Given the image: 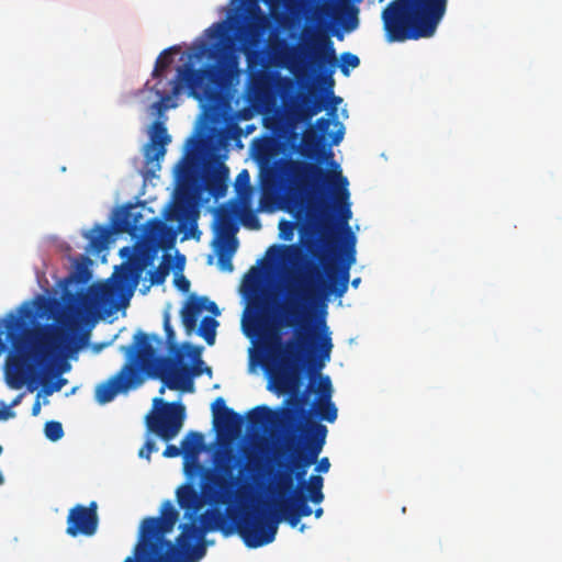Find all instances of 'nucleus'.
Wrapping results in <instances>:
<instances>
[{"label": "nucleus", "mask_w": 562, "mask_h": 562, "mask_svg": "<svg viewBox=\"0 0 562 562\" xmlns=\"http://www.w3.org/2000/svg\"><path fill=\"white\" fill-rule=\"evenodd\" d=\"M132 296L131 290H125L123 285L101 284L93 292L92 297L85 295L81 297L80 306L87 313L93 310L104 312L105 315H111L114 311L127 306Z\"/></svg>", "instance_id": "obj_15"}, {"label": "nucleus", "mask_w": 562, "mask_h": 562, "mask_svg": "<svg viewBox=\"0 0 562 562\" xmlns=\"http://www.w3.org/2000/svg\"><path fill=\"white\" fill-rule=\"evenodd\" d=\"M225 459L227 461H232V460L237 461L238 460L237 456L232 453L231 451L225 453Z\"/></svg>", "instance_id": "obj_53"}, {"label": "nucleus", "mask_w": 562, "mask_h": 562, "mask_svg": "<svg viewBox=\"0 0 562 562\" xmlns=\"http://www.w3.org/2000/svg\"><path fill=\"white\" fill-rule=\"evenodd\" d=\"M212 412L214 416V425L218 431L226 434H234L239 430L243 417L227 407L222 397H217L212 404Z\"/></svg>", "instance_id": "obj_17"}, {"label": "nucleus", "mask_w": 562, "mask_h": 562, "mask_svg": "<svg viewBox=\"0 0 562 562\" xmlns=\"http://www.w3.org/2000/svg\"><path fill=\"white\" fill-rule=\"evenodd\" d=\"M281 368H271L270 374L278 392L289 394L285 400L286 407L282 411V419L290 429L297 435L304 449L296 452L291 465L297 480L301 491L305 490L307 468L317 461L319 453L326 442L328 429L319 422L308 420V413L304 412L302 405L306 401V393L300 394V378L297 372Z\"/></svg>", "instance_id": "obj_4"}, {"label": "nucleus", "mask_w": 562, "mask_h": 562, "mask_svg": "<svg viewBox=\"0 0 562 562\" xmlns=\"http://www.w3.org/2000/svg\"><path fill=\"white\" fill-rule=\"evenodd\" d=\"M162 345V339L157 335L137 331L133 337V344L122 348L128 357L127 362L116 374L97 386L95 400L100 404H105L119 393L137 387L143 383L140 372L162 382L160 394L165 392V387L193 392V376L200 372L194 371L190 364L181 363L177 357L158 356L157 348Z\"/></svg>", "instance_id": "obj_3"}, {"label": "nucleus", "mask_w": 562, "mask_h": 562, "mask_svg": "<svg viewBox=\"0 0 562 562\" xmlns=\"http://www.w3.org/2000/svg\"><path fill=\"white\" fill-rule=\"evenodd\" d=\"M296 368L300 378L299 393H306V401L302 405L304 412L308 413V420L316 416L319 420L334 423L337 419L338 411L331 401L333 386L328 375H322L319 370H311L307 364V356L297 353Z\"/></svg>", "instance_id": "obj_10"}, {"label": "nucleus", "mask_w": 562, "mask_h": 562, "mask_svg": "<svg viewBox=\"0 0 562 562\" xmlns=\"http://www.w3.org/2000/svg\"><path fill=\"white\" fill-rule=\"evenodd\" d=\"M329 468H330L329 459L325 457L318 461V463L315 468V471L319 472V473H327L329 471Z\"/></svg>", "instance_id": "obj_46"}, {"label": "nucleus", "mask_w": 562, "mask_h": 562, "mask_svg": "<svg viewBox=\"0 0 562 562\" xmlns=\"http://www.w3.org/2000/svg\"><path fill=\"white\" fill-rule=\"evenodd\" d=\"M156 451V445L153 440H147L144 446L139 449L138 456L147 460L150 459V454Z\"/></svg>", "instance_id": "obj_39"}, {"label": "nucleus", "mask_w": 562, "mask_h": 562, "mask_svg": "<svg viewBox=\"0 0 562 562\" xmlns=\"http://www.w3.org/2000/svg\"><path fill=\"white\" fill-rule=\"evenodd\" d=\"M237 249V239L233 238V241L224 243L217 252V265L221 270L226 272H232L234 270V266L232 262V258L234 252Z\"/></svg>", "instance_id": "obj_26"}, {"label": "nucleus", "mask_w": 562, "mask_h": 562, "mask_svg": "<svg viewBox=\"0 0 562 562\" xmlns=\"http://www.w3.org/2000/svg\"><path fill=\"white\" fill-rule=\"evenodd\" d=\"M205 303H207L206 296H195L191 295L183 308L181 310V322L186 329L187 334H191L195 330L199 315L205 308Z\"/></svg>", "instance_id": "obj_21"}, {"label": "nucleus", "mask_w": 562, "mask_h": 562, "mask_svg": "<svg viewBox=\"0 0 562 562\" xmlns=\"http://www.w3.org/2000/svg\"><path fill=\"white\" fill-rule=\"evenodd\" d=\"M97 509L98 505L94 501L91 502L88 507L78 504L70 508L67 516V535L70 537H77L79 535L87 537L93 536L99 525Z\"/></svg>", "instance_id": "obj_16"}, {"label": "nucleus", "mask_w": 562, "mask_h": 562, "mask_svg": "<svg viewBox=\"0 0 562 562\" xmlns=\"http://www.w3.org/2000/svg\"><path fill=\"white\" fill-rule=\"evenodd\" d=\"M360 282H361V279H360V278H355V279L351 281V285H352L353 288H358V286H359V284H360Z\"/></svg>", "instance_id": "obj_54"}, {"label": "nucleus", "mask_w": 562, "mask_h": 562, "mask_svg": "<svg viewBox=\"0 0 562 562\" xmlns=\"http://www.w3.org/2000/svg\"><path fill=\"white\" fill-rule=\"evenodd\" d=\"M277 513L262 514L258 510H243L236 519L235 529L246 547L256 549L271 543L276 539L279 522L284 519L292 528H295L301 516L293 509L288 501L277 503Z\"/></svg>", "instance_id": "obj_9"}, {"label": "nucleus", "mask_w": 562, "mask_h": 562, "mask_svg": "<svg viewBox=\"0 0 562 562\" xmlns=\"http://www.w3.org/2000/svg\"><path fill=\"white\" fill-rule=\"evenodd\" d=\"M10 416L8 408H0V420L7 419Z\"/></svg>", "instance_id": "obj_52"}, {"label": "nucleus", "mask_w": 562, "mask_h": 562, "mask_svg": "<svg viewBox=\"0 0 562 562\" xmlns=\"http://www.w3.org/2000/svg\"><path fill=\"white\" fill-rule=\"evenodd\" d=\"M164 329H165V333H166V341L167 344H169L170 348H173L176 347L175 345V337H176V334H175V330L170 324V316L168 313L165 314L164 316Z\"/></svg>", "instance_id": "obj_37"}, {"label": "nucleus", "mask_w": 562, "mask_h": 562, "mask_svg": "<svg viewBox=\"0 0 562 562\" xmlns=\"http://www.w3.org/2000/svg\"><path fill=\"white\" fill-rule=\"evenodd\" d=\"M245 55H246V57L248 59V63H251L252 61V57L255 55H257V53L251 50V49H245Z\"/></svg>", "instance_id": "obj_50"}, {"label": "nucleus", "mask_w": 562, "mask_h": 562, "mask_svg": "<svg viewBox=\"0 0 562 562\" xmlns=\"http://www.w3.org/2000/svg\"><path fill=\"white\" fill-rule=\"evenodd\" d=\"M154 402L161 404L162 407L147 417V427L161 440L169 442L178 436L183 426L186 407L179 402L168 403L160 398H155Z\"/></svg>", "instance_id": "obj_14"}, {"label": "nucleus", "mask_w": 562, "mask_h": 562, "mask_svg": "<svg viewBox=\"0 0 562 562\" xmlns=\"http://www.w3.org/2000/svg\"><path fill=\"white\" fill-rule=\"evenodd\" d=\"M294 223L291 221L282 220L279 223L280 236L284 240H292L294 233Z\"/></svg>", "instance_id": "obj_36"}, {"label": "nucleus", "mask_w": 562, "mask_h": 562, "mask_svg": "<svg viewBox=\"0 0 562 562\" xmlns=\"http://www.w3.org/2000/svg\"><path fill=\"white\" fill-rule=\"evenodd\" d=\"M173 282L177 289L183 293L190 290L191 283L183 274L176 276Z\"/></svg>", "instance_id": "obj_40"}, {"label": "nucleus", "mask_w": 562, "mask_h": 562, "mask_svg": "<svg viewBox=\"0 0 562 562\" xmlns=\"http://www.w3.org/2000/svg\"><path fill=\"white\" fill-rule=\"evenodd\" d=\"M314 276L322 277L317 265L311 266L304 277L296 279L288 286L286 297L279 312V323L282 326L295 328V331L294 337L284 346L281 344L278 331L266 326L262 304H256V315L245 327L248 336L251 327L256 335L267 338L271 345L272 368L284 366L285 370L297 372L296 360H300L297 353L307 356L311 370H319L330 359L333 349L330 331L324 318L319 319L315 327L311 326V310L330 294L341 297L348 290V283L336 280L334 274H329L328 281L321 279L316 282L313 279Z\"/></svg>", "instance_id": "obj_2"}, {"label": "nucleus", "mask_w": 562, "mask_h": 562, "mask_svg": "<svg viewBox=\"0 0 562 562\" xmlns=\"http://www.w3.org/2000/svg\"><path fill=\"white\" fill-rule=\"evenodd\" d=\"M304 529H305V525H302V526L300 527V531H304Z\"/></svg>", "instance_id": "obj_58"}, {"label": "nucleus", "mask_w": 562, "mask_h": 562, "mask_svg": "<svg viewBox=\"0 0 562 562\" xmlns=\"http://www.w3.org/2000/svg\"><path fill=\"white\" fill-rule=\"evenodd\" d=\"M225 31V25L223 22L214 23L212 26L207 29V33L210 37H218Z\"/></svg>", "instance_id": "obj_42"}, {"label": "nucleus", "mask_w": 562, "mask_h": 562, "mask_svg": "<svg viewBox=\"0 0 562 562\" xmlns=\"http://www.w3.org/2000/svg\"><path fill=\"white\" fill-rule=\"evenodd\" d=\"M12 321L16 322V318L14 315H11Z\"/></svg>", "instance_id": "obj_59"}, {"label": "nucleus", "mask_w": 562, "mask_h": 562, "mask_svg": "<svg viewBox=\"0 0 562 562\" xmlns=\"http://www.w3.org/2000/svg\"><path fill=\"white\" fill-rule=\"evenodd\" d=\"M334 43L326 35H316L302 47L289 45L278 56V64L288 68L293 75L317 74L324 81L328 80V93L331 108L328 115L316 121L315 130L310 128L302 135L299 154L304 159H282L276 170L268 172L263 179V191L282 186L295 199L299 212L304 213L311 224H319L325 229V211L327 202L318 199L325 190H330L340 218L345 222L351 217L348 179L342 176L339 165L334 160L331 146H337L344 138L345 126L337 120L336 105L340 97L333 92V74L337 66Z\"/></svg>", "instance_id": "obj_1"}, {"label": "nucleus", "mask_w": 562, "mask_h": 562, "mask_svg": "<svg viewBox=\"0 0 562 562\" xmlns=\"http://www.w3.org/2000/svg\"><path fill=\"white\" fill-rule=\"evenodd\" d=\"M69 339V325L67 323L47 325L34 330L30 335V353L15 356L7 364L11 385L20 389L26 383L29 371L33 369L30 359L38 364H45L66 347Z\"/></svg>", "instance_id": "obj_7"}, {"label": "nucleus", "mask_w": 562, "mask_h": 562, "mask_svg": "<svg viewBox=\"0 0 562 562\" xmlns=\"http://www.w3.org/2000/svg\"><path fill=\"white\" fill-rule=\"evenodd\" d=\"M90 259L82 257L81 261L75 263L74 272L68 278V281L78 283H87L91 279V271L89 270Z\"/></svg>", "instance_id": "obj_28"}, {"label": "nucleus", "mask_w": 562, "mask_h": 562, "mask_svg": "<svg viewBox=\"0 0 562 562\" xmlns=\"http://www.w3.org/2000/svg\"><path fill=\"white\" fill-rule=\"evenodd\" d=\"M41 411V404L38 401H36L34 404H33V407H32V414L34 416H36Z\"/></svg>", "instance_id": "obj_51"}, {"label": "nucleus", "mask_w": 562, "mask_h": 562, "mask_svg": "<svg viewBox=\"0 0 562 562\" xmlns=\"http://www.w3.org/2000/svg\"><path fill=\"white\" fill-rule=\"evenodd\" d=\"M177 260H178V261H181V262L183 263V262H184V256H182V255H181V256H178V257H177Z\"/></svg>", "instance_id": "obj_57"}, {"label": "nucleus", "mask_w": 562, "mask_h": 562, "mask_svg": "<svg viewBox=\"0 0 562 562\" xmlns=\"http://www.w3.org/2000/svg\"><path fill=\"white\" fill-rule=\"evenodd\" d=\"M181 449L186 460H191L196 471H205L198 462L200 453L204 450V436L201 432L190 431L187 434L181 441Z\"/></svg>", "instance_id": "obj_23"}, {"label": "nucleus", "mask_w": 562, "mask_h": 562, "mask_svg": "<svg viewBox=\"0 0 562 562\" xmlns=\"http://www.w3.org/2000/svg\"><path fill=\"white\" fill-rule=\"evenodd\" d=\"M325 221L327 223V228L325 229H323L319 226V224H311L307 221V223L311 226L317 228L319 233V244L312 243L311 245H308V250L314 257H316L319 260V262L326 270L328 277L329 274H334L336 277V280L346 281L347 283H349V271L351 266L356 262V238L353 234L349 231V227L347 225L348 221L345 222L341 218V221L346 225L348 238L344 248L342 256L340 257L338 265L335 266L334 260L337 257V244L333 236L334 223L333 216L329 213V211H325Z\"/></svg>", "instance_id": "obj_11"}, {"label": "nucleus", "mask_w": 562, "mask_h": 562, "mask_svg": "<svg viewBox=\"0 0 562 562\" xmlns=\"http://www.w3.org/2000/svg\"><path fill=\"white\" fill-rule=\"evenodd\" d=\"M249 469L245 465L239 469L238 476L233 477L234 465L221 464V474L212 470L203 472V483L201 492L192 484L186 483L178 487L176 492L177 503L184 510V518L190 521L196 518L207 501L213 505H232L235 502L243 503L251 491L248 477L244 476V470Z\"/></svg>", "instance_id": "obj_6"}, {"label": "nucleus", "mask_w": 562, "mask_h": 562, "mask_svg": "<svg viewBox=\"0 0 562 562\" xmlns=\"http://www.w3.org/2000/svg\"><path fill=\"white\" fill-rule=\"evenodd\" d=\"M151 223V233L154 234H160L166 229V224L157 218L150 220Z\"/></svg>", "instance_id": "obj_45"}, {"label": "nucleus", "mask_w": 562, "mask_h": 562, "mask_svg": "<svg viewBox=\"0 0 562 562\" xmlns=\"http://www.w3.org/2000/svg\"><path fill=\"white\" fill-rule=\"evenodd\" d=\"M178 46H171L160 53L155 63V68L153 70V77L159 78L161 72L166 70L172 63L171 54L178 53Z\"/></svg>", "instance_id": "obj_30"}, {"label": "nucleus", "mask_w": 562, "mask_h": 562, "mask_svg": "<svg viewBox=\"0 0 562 562\" xmlns=\"http://www.w3.org/2000/svg\"><path fill=\"white\" fill-rule=\"evenodd\" d=\"M249 86L254 95H262L266 91V81L263 75L261 72L251 74Z\"/></svg>", "instance_id": "obj_33"}, {"label": "nucleus", "mask_w": 562, "mask_h": 562, "mask_svg": "<svg viewBox=\"0 0 562 562\" xmlns=\"http://www.w3.org/2000/svg\"><path fill=\"white\" fill-rule=\"evenodd\" d=\"M204 310H207L209 312H211L215 316L220 314V310H218L216 303L212 302V301H209V300H207V303H205V308Z\"/></svg>", "instance_id": "obj_49"}, {"label": "nucleus", "mask_w": 562, "mask_h": 562, "mask_svg": "<svg viewBox=\"0 0 562 562\" xmlns=\"http://www.w3.org/2000/svg\"><path fill=\"white\" fill-rule=\"evenodd\" d=\"M323 109H325L324 100L317 94H310L302 100V104L299 109L300 119L304 122H308Z\"/></svg>", "instance_id": "obj_25"}, {"label": "nucleus", "mask_w": 562, "mask_h": 562, "mask_svg": "<svg viewBox=\"0 0 562 562\" xmlns=\"http://www.w3.org/2000/svg\"><path fill=\"white\" fill-rule=\"evenodd\" d=\"M340 71L342 72L344 76H349V68H356L360 64L359 57L349 52L342 53L340 55Z\"/></svg>", "instance_id": "obj_31"}, {"label": "nucleus", "mask_w": 562, "mask_h": 562, "mask_svg": "<svg viewBox=\"0 0 562 562\" xmlns=\"http://www.w3.org/2000/svg\"><path fill=\"white\" fill-rule=\"evenodd\" d=\"M250 177L246 169L241 170L236 178V187L250 188Z\"/></svg>", "instance_id": "obj_41"}, {"label": "nucleus", "mask_w": 562, "mask_h": 562, "mask_svg": "<svg viewBox=\"0 0 562 562\" xmlns=\"http://www.w3.org/2000/svg\"><path fill=\"white\" fill-rule=\"evenodd\" d=\"M169 274V266L161 263L158 268L149 272V281L153 285L162 284Z\"/></svg>", "instance_id": "obj_34"}, {"label": "nucleus", "mask_w": 562, "mask_h": 562, "mask_svg": "<svg viewBox=\"0 0 562 562\" xmlns=\"http://www.w3.org/2000/svg\"><path fill=\"white\" fill-rule=\"evenodd\" d=\"M274 413L268 406H257L247 414V419L252 428H261L272 420Z\"/></svg>", "instance_id": "obj_27"}, {"label": "nucleus", "mask_w": 562, "mask_h": 562, "mask_svg": "<svg viewBox=\"0 0 562 562\" xmlns=\"http://www.w3.org/2000/svg\"><path fill=\"white\" fill-rule=\"evenodd\" d=\"M54 376L57 379L53 382L48 381L46 376L43 379V391L47 395L60 391L67 382L66 379L60 378L58 373H54Z\"/></svg>", "instance_id": "obj_35"}, {"label": "nucleus", "mask_w": 562, "mask_h": 562, "mask_svg": "<svg viewBox=\"0 0 562 562\" xmlns=\"http://www.w3.org/2000/svg\"><path fill=\"white\" fill-rule=\"evenodd\" d=\"M244 225L251 229H259L261 227L257 216L251 215L249 218L244 221Z\"/></svg>", "instance_id": "obj_47"}, {"label": "nucleus", "mask_w": 562, "mask_h": 562, "mask_svg": "<svg viewBox=\"0 0 562 562\" xmlns=\"http://www.w3.org/2000/svg\"><path fill=\"white\" fill-rule=\"evenodd\" d=\"M198 217L199 211L192 203V198L184 192L180 193L168 218L176 220L179 223L180 229L190 225L192 229L196 231Z\"/></svg>", "instance_id": "obj_19"}, {"label": "nucleus", "mask_w": 562, "mask_h": 562, "mask_svg": "<svg viewBox=\"0 0 562 562\" xmlns=\"http://www.w3.org/2000/svg\"><path fill=\"white\" fill-rule=\"evenodd\" d=\"M2 453V447L0 446V454ZM3 483V476L0 473V485Z\"/></svg>", "instance_id": "obj_56"}, {"label": "nucleus", "mask_w": 562, "mask_h": 562, "mask_svg": "<svg viewBox=\"0 0 562 562\" xmlns=\"http://www.w3.org/2000/svg\"><path fill=\"white\" fill-rule=\"evenodd\" d=\"M140 218L142 214L135 211L134 205L124 206L115 215V229L120 233H132L143 225Z\"/></svg>", "instance_id": "obj_24"}, {"label": "nucleus", "mask_w": 562, "mask_h": 562, "mask_svg": "<svg viewBox=\"0 0 562 562\" xmlns=\"http://www.w3.org/2000/svg\"><path fill=\"white\" fill-rule=\"evenodd\" d=\"M171 142L167 127L160 121H155L151 125L149 143L146 145L145 156L148 161L162 158L166 154V146Z\"/></svg>", "instance_id": "obj_18"}, {"label": "nucleus", "mask_w": 562, "mask_h": 562, "mask_svg": "<svg viewBox=\"0 0 562 562\" xmlns=\"http://www.w3.org/2000/svg\"><path fill=\"white\" fill-rule=\"evenodd\" d=\"M222 58L227 63V66H229L231 68H235L237 66V56L224 52Z\"/></svg>", "instance_id": "obj_48"}, {"label": "nucleus", "mask_w": 562, "mask_h": 562, "mask_svg": "<svg viewBox=\"0 0 562 562\" xmlns=\"http://www.w3.org/2000/svg\"><path fill=\"white\" fill-rule=\"evenodd\" d=\"M97 229L99 231V236L98 237H93L91 239V245L93 247H99V244L103 243V240L105 239L106 234H108L106 229L101 227V226H98Z\"/></svg>", "instance_id": "obj_44"}, {"label": "nucleus", "mask_w": 562, "mask_h": 562, "mask_svg": "<svg viewBox=\"0 0 562 562\" xmlns=\"http://www.w3.org/2000/svg\"><path fill=\"white\" fill-rule=\"evenodd\" d=\"M218 322L211 316H205L200 324L199 335L204 338L207 345H213L215 341L216 327Z\"/></svg>", "instance_id": "obj_29"}, {"label": "nucleus", "mask_w": 562, "mask_h": 562, "mask_svg": "<svg viewBox=\"0 0 562 562\" xmlns=\"http://www.w3.org/2000/svg\"><path fill=\"white\" fill-rule=\"evenodd\" d=\"M238 209L236 205H222L216 215V234L224 243L233 241L238 231L236 221Z\"/></svg>", "instance_id": "obj_20"}, {"label": "nucleus", "mask_w": 562, "mask_h": 562, "mask_svg": "<svg viewBox=\"0 0 562 562\" xmlns=\"http://www.w3.org/2000/svg\"><path fill=\"white\" fill-rule=\"evenodd\" d=\"M448 0H393L381 19L387 42L431 37L447 11Z\"/></svg>", "instance_id": "obj_5"}, {"label": "nucleus", "mask_w": 562, "mask_h": 562, "mask_svg": "<svg viewBox=\"0 0 562 562\" xmlns=\"http://www.w3.org/2000/svg\"><path fill=\"white\" fill-rule=\"evenodd\" d=\"M180 547L187 552L189 562H199L206 554L205 536L209 531L221 530L225 536L234 529L226 525V516L220 508H207L196 518L180 525Z\"/></svg>", "instance_id": "obj_12"}, {"label": "nucleus", "mask_w": 562, "mask_h": 562, "mask_svg": "<svg viewBox=\"0 0 562 562\" xmlns=\"http://www.w3.org/2000/svg\"><path fill=\"white\" fill-rule=\"evenodd\" d=\"M228 172V168L221 164L215 170L204 175V186L210 195L220 199L226 194Z\"/></svg>", "instance_id": "obj_22"}, {"label": "nucleus", "mask_w": 562, "mask_h": 562, "mask_svg": "<svg viewBox=\"0 0 562 562\" xmlns=\"http://www.w3.org/2000/svg\"><path fill=\"white\" fill-rule=\"evenodd\" d=\"M324 479L321 475H311L305 485L307 494L302 491L293 490V479L291 474L284 473L279 477L278 481V494L283 497L289 495L285 501L295 509L301 517H308L313 510L307 504L311 501L313 504H321L324 501L323 493Z\"/></svg>", "instance_id": "obj_13"}, {"label": "nucleus", "mask_w": 562, "mask_h": 562, "mask_svg": "<svg viewBox=\"0 0 562 562\" xmlns=\"http://www.w3.org/2000/svg\"><path fill=\"white\" fill-rule=\"evenodd\" d=\"M380 2H382L383 0H379Z\"/></svg>", "instance_id": "obj_60"}, {"label": "nucleus", "mask_w": 562, "mask_h": 562, "mask_svg": "<svg viewBox=\"0 0 562 562\" xmlns=\"http://www.w3.org/2000/svg\"><path fill=\"white\" fill-rule=\"evenodd\" d=\"M314 515H315L316 518H319L323 515V508L322 507L316 508L314 510Z\"/></svg>", "instance_id": "obj_55"}, {"label": "nucleus", "mask_w": 562, "mask_h": 562, "mask_svg": "<svg viewBox=\"0 0 562 562\" xmlns=\"http://www.w3.org/2000/svg\"><path fill=\"white\" fill-rule=\"evenodd\" d=\"M45 436L52 440L57 441L64 436V429L59 422L50 420L45 424Z\"/></svg>", "instance_id": "obj_32"}, {"label": "nucleus", "mask_w": 562, "mask_h": 562, "mask_svg": "<svg viewBox=\"0 0 562 562\" xmlns=\"http://www.w3.org/2000/svg\"><path fill=\"white\" fill-rule=\"evenodd\" d=\"M196 138L195 136H191L188 140H187V145L190 147L188 150H191V148H193L195 145H196ZM188 156H189V151H187L186 156L183 157L182 159V162H181V167H180V173L182 177H186L189 171H190V166H189V161H188Z\"/></svg>", "instance_id": "obj_38"}, {"label": "nucleus", "mask_w": 562, "mask_h": 562, "mask_svg": "<svg viewBox=\"0 0 562 562\" xmlns=\"http://www.w3.org/2000/svg\"><path fill=\"white\" fill-rule=\"evenodd\" d=\"M169 85L171 86L169 93L156 90L161 103L167 104L180 93L183 87H187L194 99L215 108L222 101L224 72L222 68L214 65L194 69L191 64H186L178 68L176 79L170 80Z\"/></svg>", "instance_id": "obj_8"}, {"label": "nucleus", "mask_w": 562, "mask_h": 562, "mask_svg": "<svg viewBox=\"0 0 562 562\" xmlns=\"http://www.w3.org/2000/svg\"><path fill=\"white\" fill-rule=\"evenodd\" d=\"M180 454H183L181 446L177 447L175 445H168L162 453L165 458H177Z\"/></svg>", "instance_id": "obj_43"}]
</instances>
